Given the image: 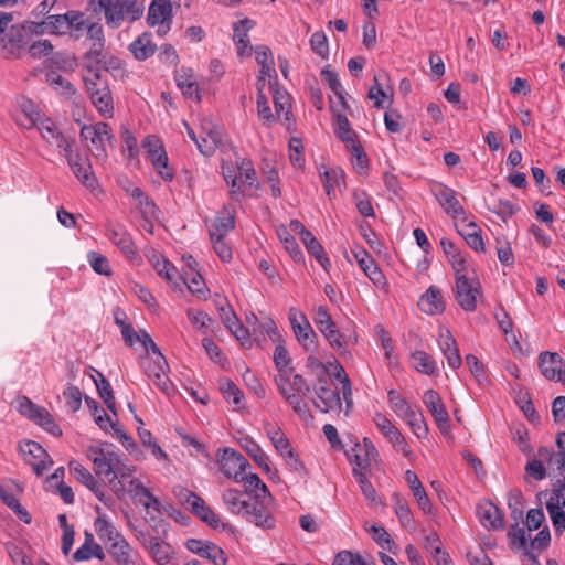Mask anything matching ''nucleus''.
<instances>
[{"label": "nucleus", "instance_id": "56", "mask_svg": "<svg viewBox=\"0 0 565 565\" xmlns=\"http://www.w3.org/2000/svg\"><path fill=\"white\" fill-rule=\"evenodd\" d=\"M411 426L413 433L418 438H426L428 435V427L422 413H416L414 409L408 412L404 417Z\"/></svg>", "mask_w": 565, "mask_h": 565}, {"label": "nucleus", "instance_id": "57", "mask_svg": "<svg viewBox=\"0 0 565 565\" xmlns=\"http://www.w3.org/2000/svg\"><path fill=\"white\" fill-rule=\"evenodd\" d=\"M520 522H515L510 526V530L508 531V539L510 540V545L512 548L518 547L521 550H524V553L529 548L527 539L525 535V531L523 527L519 525Z\"/></svg>", "mask_w": 565, "mask_h": 565}, {"label": "nucleus", "instance_id": "22", "mask_svg": "<svg viewBox=\"0 0 565 565\" xmlns=\"http://www.w3.org/2000/svg\"><path fill=\"white\" fill-rule=\"evenodd\" d=\"M439 348L447 359L448 365L458 369L462 364V359L456 339L449 330L439 333Z\"/></svg>", "mask_w": 565, "mask_h": 565}, {"label": "nucleus", "instance_id": "16", "mask_svg": "<svg viewBox=\"0 0 565 565\" xmlns=\"http://www.w3.org/2000/svg\"><path fill=\"white\" fill-rule=\"evenodd\" d=\"M477 514L481 524L488 530L500 531L505 526L504 513L491 501L479 503Z\"/></svg>", "mask_w": 565, "mask_h": 565}, {"label": "nucleus", "instance_id": "13", "mask_svg": "<svg viewBox=\"0 0 565 565\" xmlns=\"http://www.w3.org/2000/svg\"><path fill=\"white\" fill-rule=\"evenodd\" d=\"M423 402L425 406L430 412L431 416L435 419V423L439 430L447 435L450 431V420L449 415L446 409V406L439 395V393L435 390H427L424 393Z\"/></svg>", "mask_w": 565, "mask_h": 565}, {"label": "nucleus", "instance_id": "41", "mask_svg": "<svg viewBox=\"0 0 565 565\" xmlns=\"http://www.w3.org/2000/svg\"><path fill=\"white\" fill-rule=\"evenodd\" d=\"M266 433L273 446L281 457L286 456L294 449L289 439L279 427L275 428L270 424H267Z\"/></svg>", "mask_w": 565, "mask_h": 565}, {"label": "nucleus", "instance_id": "40", "mask_svg": "<svg viewBox=\"0 0 565 565\" xmlns=\"http://www.w3.org/2000/svg\"><path fill=\"white\" fill-rule=\"evenodd\" d=\"M392 498L394 501V511L401 525L406 529L412 527L414 525V518L407 500L398 492H394Z\"/></svg>", "mask_w": 565, "mask_h": 565}, {"label": "nucleus", "instance_id": "61", "mask_svg": "<svg viewBox=\"0 0 565 565\" xmlns=\"http://www.w3.org/2000/svg\"><path fill=\"white\" fill-rule=\"evenodd\" d=\"M289 160L295 168L302 169L305 167L303 146L299 138L292 137L289 140Z\"/></svg>", "mask_w": 565, "mask_h": 565}, {"label": "nucleus", "instance_id": "4", "mask_svg": "<svg viewBox=\"0 0 565 565\" xmlns=\"http://www.w3.org/2000/svg\"><path fill=\"white\" fill-rule=\"evenodd\" d=\"M141 147L148 153L157 173L160 174L163 180L172 181L174 174L172 168L169 166V159L160 138L154 135H148L142 140Z\"/></svg>", "mask_w": 565, "mask_h": 565}, {"label": "nucleus", "instance_id": "63", "mask_svg": "<svg viewBox=\"0 0 565 565\" xmlns=\"http://www.w3.org/2000/svg\"><path fill=\"white\" fill-rule=\"evenodd\" d=\"M63 396L66 401V406L73 412H77L82 406L83 394L81 390L73 385L68 384L67 387L63 392Z\"/></svg>", "mask_w": 565, "mask_h": 565}, {"label": "nucleus", "instance_id": "15", "mask_svg": "<svg viewBox=\"0 0 565 565\" xmlns=\"http://www.w3.org/2000/svg\"><path fill=\"white\" fill-rule=\"evenodd\" d=\"M374 423L397 451H401L404 456L411 452L404 436L385 415L376 413Z\"/></svg>", "mask_w": 565, "mask_h": 565}, {"label": "nucleus", "instance_id": "33", "mask_svg": "<svg viewBox=\"0 0 565 565\" xmlns=\"http://www.w3.org/2000/svg\"><path fill=\"white\" fill-rule=\"evenodd\" d=\"M440 245L455 270V275L466 273V258L456 245L447 238H443Z\"/></svg>", "mask_w": 565, "mask_h": 565}, {"label": "nucleus", "instance_id": "36", "mask_svg": "<svg viewBox=\"0 0 565 565\" xmlns=\"http://www.w3.org/2000/svg\"><path fill=\"white\" fill-rule=\"evenodd\" d=\"M334 135L345 143H356L358 135L354 130H352L350 121L344 114L335 113L334 114Z\"/></svg>", "mask_w": 565, "mask_h": 565}, {"label": "nucleus", "instance_id": "12", "mask_svg": "<svg viewBox=\"0 0 565 565\" xmlns=\"http://www.w3.org/2000/svg\"><path fill=\"white\" fill-rule=\"evenodd\" d=\"M271 503L273 501H267L265 498H254V501L249 502L250 508L246 509L243 516L264 530L274 529L276 521L269 510Z\"/></svg>", "mask_w": 565, "mask_h": 565}, {"label": "nucleus", "instance_id": "31", "mask_svg": "<svg viewBox=\"0 0 565 565\" xmlns=\"http://www.w3.org/2000/svg\"><path fill=\"white\" fill-rule=\"evenodd\" d=\"M236 482H244L246 492L254 493V498H265L267 501H274L271 493L267 486L256 473H246V471L239 475V479Z\"/></svg>", "mask_w": 565, "mask_h": 565}, {"label": "nucleus", "instance_id": "8", "mask_svg": "<svg viewBox=\"0 0 565 565\" xmlns=\"http://www.w3.org/2000/svg\"><path fill=\"white\" fill-rule=\"evenodd\" d=\"M143 369L146 375L168 396L174 393V385L167 375L169 369L168 362L163 354L154 358H146L143 360Z\"/></svg>", "mask_w": 565, "mask_h": 565}, {"label": "nucleus", "instance_id": "18", "mask_svg": "<svg viewBox=\"0 0 565 565\" xmlns=\"http://www.w3.org/2000/svg\"><path fill=\"white\" fill-rule=\"evenodd\" d=\"M235 207L231 204H225L209 230L210 237L225 238V236L235 228Z\"/></svg>", "mask_w": 565, "mask_h": 565}, {"label": "nucleus", "instance_id": "53", "mask_svg": "<svg viewBox=\"0 0 565 565\" xmlns=\"http://www.w3.org/2000/svg\"><path fill=\"white\" fill-rule=\"evenodd\" d=\"M546 509L551 516L555 533L557 535L563 534L565 531V512L563 511L561 503L546 502Z\"/></svg>", "mask_w": 565, "mask_h": 565}, {"label": "nucleus", "instance_id": "23", "mask_svg": "<svg viewBox=\"0 0 565 565\" xmlns=\"http://www.w3.org/2000/svg\"><path fill=\"white\" fill-rule=\"evenodd\" d=\"M254 25L255 22L248 18L238 20L233 24V41L237 45V55L241 57L245 55L247 49H249L247 54L250 55L252 53L253 47L249 46L248 31Z\"/></svg>", "mask_w": 565, "mask_h": 565}, {"label": "nucleus", "instance_id": "34", "mask_svg": "<svg viewBox=\"0 0 565 565\" xmlns=\"http://www.w3.org/2000/svg\"><path fill=\"white\" fill-rule=\"evenodd\" d=\"M562 363V359L557 353L553 352H542L539 358V367L541 373L547 380L557 379V371L561 370L559 364Z\"/></svg>", "mask_w": 565, "mask_h": 565}, {"label": "nucleus", "instance_id": "42", "mask_svg": "<svg viewBox=\"0 0 565 565\" xmlns=\"http://www.w3.org/2000/svg\"><path fill=\"white\" fill-rule=\"evenodd\" d=\"M236 168L238 171V182L241 185L249 188L255 186V189H259L256 171L250 160L241 159L239 162H236Z\"/></svg>", "mask_w": 565, "mask_h": 565}, {"label": "nucleus", "instance_id": "2", "mask_svg": "<svg viewBox=\"0 0 565 565\" xmlns=\"http://www.w3.org/2000/svg\"><path fill=\"white\" fill-rule=\"evenodd\" d=\"M79 136L84 140H90L94 146L93 154L96 159L103 162H106L108 159V152L106 147L103 145V138L107 139V143L111 148L116 146L117 141L111 127L104 121H99L95 125H84L81 128Z\"/></svg>", "mask_w": 565, "mask_h": 565}, {"label": "nucleus", "instance_id": "50", "mask_svg": "<svg viewBox=\"0 0 565 565\" xmlns=\"http://www.w3.org/2000/svg\"><path fill=\"white\" fill-rule=\"evenodd\" d=\"M369 532L372 533L373 540L380 545L382 548L387 550L390 553L395 554L397 550L396 543L392 540L390 533L383 526L372 525L369 529Z\"/></svg>", "mask_w": 565, "mask_h": 565}, {"label": "nucleus", "instance_id": "38", "mask_svg": "<svg viewBox=\"0 0 565 565\" xmlns=\"http://www.w3.org/2000/svg\"><path fill=\"white\" fill-rule=\"evenodd\" d=\"M243 449L265 472H270L269 457L263 451L260 446L252 438L247 437L242 443Z\"/></svg>", "mask_w": 565, "mask_h": 565}, {"label": "nucleus", "instance_id": "21", "mask_svg": "<svg viewBox=\"0 0 565 565\" xmlns=\"http://www.w3.org/2000/svg\"><path fill=\"white\" fill-rule=\"evenodd\" d=\"M191 512L214 530L218 527L228 531L233 530V526L230 523L221 522L220 516L205 503L201 497L193 501Z\"/></svg>", "mask_w": 565, "mask_h": 565}, {"label": "nucleus", "instance_id": "55", "mask_svg": "<svg viewBox=\"0 0 565 565\" xmlns=\"http://www.w3.org/2000/svg\"><path fill=\"white\" fill-rule=\"evenodd\" d=\"M95 531L99 539L113 542L121 536V534L105 518L98 516L95 520Z\"/></svg>", "mask_w": 565, "mask_h": 565}, {"label": "nucleus", "instance_id": "5", "mask_svg": "<svg viewBox=\"0 0 565 565\" xmlns=\"http://www.w3.org/2000/svg\"><path fill=\"white\" fill-rule=\"evenodd\" d=\"M28 44V34L20 25H2L0 28V45L6 58H18Z\"/></svg>", "mask_w": 565, "mask_h": 565}, {"label": "nucleus", "instance_id": "3", "mask_svg": "<svg viewBox=\"0 0 565 565\" xmlns=\"http://www.w3.org/2000/svg\"><path fill=\"white\" fill-rule=\"evenodd\" d=\"M455 298L465 311L477 309V298L482 296L480 281L477 277H469L466 273L455 275Z\"/></svg>", "mask_w": 565, "mask_h": 565}, {"label": "nucleus", "instance_id": "20", "mask_svg": "<svg viewBox=\"0 0 565 565\" xmlns=\"http://www.w3.org/2000/svg\"><path fill=\"white\" fill-rule=\"evenodd\" d=\"M107 233L109 239L126 255V257L129 259H134L136 257L137 253L135 243L122 225H108Z\"/></svg>", "mask_w": 565, "mask_h": 565}, {"label": "nucleus", "instance_id": "9", "mask_svg": "<svg viewBox=\"0 0 565 565\" xmlns=\"http://www.w3.org/2000/svg\"><path fill=\"white\" fill-rule=\"evenodd\" d=\"M313 321L319 331L328 340L329 344L335 350H344L348 343V338L342 334L337 324L332 320L327 308L323 306L318 307L315 312Z\"/></svg>", "mask_w": 565, "mask_h": 565}, {"label": "nucleus", "instance_id": "64", "mask_svg": "<svg viewBox=\"0 0 565 565\" xmlns=\"http://www.w3.org/2000/svg\"><path fill=\"white\" fill-rule=\"evenodd\" d=\"M466 363L469 366L471 374L480 385H483L486 382H488L484 365L476 355L467 354Z\"/></svg>", "mask_w": 565, "mask_h": 565}, {"label": "nucleus", "instance_id": "25", "mask_svg": "<svg viewBox=\"0 0 565 565\" xmlns=\"http://www.w3.org/2000/svg\"><path fill=\"white\" fill-rule=\"evenodd\" d=\"M109 554L119 565H137L138 554L122 535L111 542Z\"/></svg>", "mask_w": 565, "mask_h": 565}, {"label": "nucleus", "instance_id": "59", "mask_svg": "<svg viewBox=\"0 0 565 565\" xmlns=\"http://www.w3.org/2000/svg\"><path fill=\"white\" fill-rule=\"evenodd\" d=\"M311 50L321 58L329 57V44L327 35L323 31H316L310 38Z\"/></svg>", "mask_w": 565, "mask_h": 565}, {"label": "nucleus", "instance_id": "35", "mask_svg": "<svg viewBox=\"0 0 565 565\" xmlns=\"http://www.w3.org/2000/svg\"><path fill=\"white\" fill-rule=\"evenodd\" d=\"M301 242L305 245L308 253L317 259V262L321 265V267L326 271H329V268L331 266L330 259H329L323 246L312 235V233L310 232L308 234V237H303L301 239Z\"/></svg>", "mask_w": 565, "mask_h": 565}, {"label": "nucleus", "instance_id": "48", "mask_svg": "<svg viewBox=\"0 0 565 565\" xmlns=\"http://www.w3.org/2000/svg\"><path fill=\"white\" fill-rule=\"evenodd\" d=\"M320 175L326 193L329 198H331L335 186H340L342 183L344 184V172L340 168L324 170L323 172L320 171Z\"/></svg>", "mask_w": 565, "mask_h": 565}, {"label": "nucleus", "instance_id": "27", "mask_svg": "<svg viewBox=\"0 0 565 565\" xmlns=\"http://www.w3.org/2000/svg\"><path fill=\"white\" fill-rule=\"evenodd\" d=\"M39 130L42 137L52 146L57 148H63L64 152H66V145H72L74 140L68 141L64 135L58 130L55 122L45 117L39 122Z\"/></svg>", "mask_w": 565, "mask_h": 565}, {"label": "nucleus", "instance_id": "52", "mask_svg": "<svg viewBox=\"0 0 565 565\" xmlns=\"http://www.w3.org/2000/svg\"><path fill=\"white\" fill-rule=\"evenodd\" d=\"M523 494L520 489H512L508 494L511 518L518 523L523 520Z\"/></svg>", "mask_w": 565, "mask_h": 565}, {"label": "nucleus", "instance_id": "62", "mask_svg": "<svg viewBox=\"0 0 565 565\" xmlns=\"http://www.w3.org/2000/svg\"><path fill=\"white\" fill-rule=\"evenodd\" d=\"M388 403L392 409L403 417H405L408 412H412V407L408 405L406 399L395 390H390L387 393Z\"/></svg>", "mask_w": 565, "mask_h": 565}, {"label": "nucleus", "instance_id": "44", "mask_svg": "<svg viewBox=\"0 0 565 565\" xmlns=\"http://www.w3.org/2000/svg\"><path fill=\"white\" fill-rule=\"evenodd\" d=\"M119 460V454L108 455L107 458H93L95 475L98 477H113Z\"/></svg>", "mask_w": 565, "mask_h": 565}, {"label": "nucleus", "instance_id": "29", "mask_svg": "<svg viewBox=\"0 0 565 565\" xmlns=\"http://www.w3.org/2000/svg\"><path fill=\"white\" fill-rule=\"evenodd\" d=\"M17 105L24 116V120H18L19 125L23 126L26 129H32L42 120L41 110L33 103V100H31L26 96L18 97Z\"/></svg>", "mask_w": 565, "mask_h": 565}, {"label": "nucleus", "instance_id": "47", "mask_svg": "<svg viewBox=\"0 0 565 565\" xmlns=\"http://www.w3.org/2000/svg\"><path fill=\"white\" fill-rule=\"evenodd\" d=\"M147 550L150 552L157 563H168L171 558L172 548L168 543L161 542L156 537L149 539Z\"/></svg>", "mask_w": 565, "mask_h": 565}, {"label": "nucleus", "instance_id": "17", "mask_svg": "<svg viewBox=\"0 0 565 565\" xmlns=\"http://www.w3.org/2000/svg\"><path fill=\"white\" fill-rule=\"evenodd\" d=\"M65 157L73 173L82 184L87 189H94L97 184V179L92 170L89 160L86 158L84 161H74L72 145H66Z\"/></svg>", "mask_w": 565, "mask_h": 565}, {"label": "nucleus", "instance_id": "19", "mask_svg": "<svg viewBox=\"0 0 565 565\" xmlns=\"http://www.w3.org/2000/svg\"><path fill=\"white\" fill-rule=\"evenodd\" d=\"M354 257L356 258L361 269L376 287L384 288L387 285L386 278L382 270L379 268L373 257L364 248H360L358 252H354Z\"/></svg>", "mask_w": 565, "mask_h": 565}, {"label": "nucleus", "instance_id": "51", "mask_svg": "<svg viewBox=\"0 0 565 565\" xmlns=\"http://www.w3.org/2000/svg\"><path fill=\"white\" fill-rule=\"evenodd\" d=\"M67 25V12L64 14L49 15L42 23L43 30L60 35L68 33Z\"/></svg>", "mask_w": 565, "mask_h": 565}, {"label": "nucleus", "instance_id": "49", "mask_svg": "<svg viewBox=\"0 0 565 565\" xmlns=\"http://www.w3.org/2000/svg\"><path fill=\"white\" fill-rule=\"evenodd\" d=\"M222 498L232 513L244 515L246 509L250 508L248 501L239 500V492L235 489L225 490Z\"/></svg>", "mask_w": 565, "mask_h": 565}, {"label": "nucleus", "instance_id": "37", "mask_svg": "<svg viewBox=\"0 0 565 565\" xmlns=\"http://www.w3.org/2000/svg\"><path fill=\"white\" fill-rule=\"evenodd\" d=\"M269 85H270V89L273 92V99H274L276 114L278 116L284 114L285 120L289 121L290 116H291L289 94L285 89H281L278 86L277 82H275L274 84L271 82H269Z\"/></svg>", "mask_w": 565, "mask_h": 565}, {"label": "nucleus", "instance_id": "28", "mask_svg": "<svg viewBox=\"0 0 565 565\" xmlns=\"http://www.w3.org/2000/svg\"><path fill=\"white\" fill-rule=\"evenodd\" d=\"M151 36L150 32H143L129 44V51L137 61H146L154 55L158 47L151 41Z\"/></svg>", "mask_w": 565, "mask_h": 565}, {"label": "nucleus", "instance_id": "1", "mask_svg": "<svg viewBox=\"0 0 565 565\" xmlns=\"http://www.w3.org/2000/svg\"><path fill=\"white\" fill-rule=\"evenodd\" d=\"M94 13H104L105 23L111 30L119 29L125 22L134 23L143 15V4L138 0H88Z\"/></svg>", "mask_w": 565, "mask_h": 565}, {"label": "nucleus", "instance_id": "43", "mask_svg": "<svg viewBox=\"0 0 565 565\" xmlns=\"http://www.w3.org/2000/svg\"><path fill=\"white\" fill-rule=\"evenodd\" d=\"M277 235L279 239L284 243L285 249L289 253V255L295 262L301 263L305 260L303 253L301 252L295 237L290 234L286 226H280L277 230Z\"/></svg>", "mask_w": 565, "mask_h": 565}, {"label": "nucleus", "instance_id": "14", "mask_svg": "<svg viewBox=\"0 0 565 565\" xmlns=\"http://www.w3.org/2000/svg\"><path fill=\"white\" fill-rule=\"evenodd\" d=\"M68 467L73 471L75 479L89 489L95 497L105 505L111 503V497L105 492V487L90 473L88 469L75 460L70 461Z\"/></svg>", "mask_w": 565, "mask_h": 565}, {"label": "nucleus", "instance_id": "32", "mask_svg": "<svg viewBox=\"0 0 565 565\" xmlns=\"http://www.w3.org/2000/svg\"><path fill=\"white\" fill-rule=\"evenodd\" d=\"M300 319L302 320V326L295 327V335L297 341L302 345V348L309 351H316L317 349V334L315 333L312 327L310 326L307 317L303 313H300Z\"/></svg>", "mask_w": 565, "mask_h": 565}, {"label": "nucleus", "instance_id": "46", "mask_svg": "<svg viewBox=\"0 0 565 565\" xmlns=\"http://www.w3.org/2000/svg\"><path fill=\"white\" fill-rule=\"evenodd\" d=\"M45 79L49 85L54 89L60 90L61 94L66 97H72L76 94L74 85L55 71H49L45 75Z\"/></svg>", "mask_w": 565, "mask_h": 565}, {"label": "nucleus", "instance_id": "60", "mask_svg": "<svg viewBox=\"0 0 565 565\" xmlns=\"http://www.w3.org/2000/svg\"><path fill=\"white\" fill-rule=\"evenodd\" d=\"M351 152L354 158L352 161L354 169L360 174H366L369 170V158L360 142L352 145Z\"/></svg>", "mask_w": 565, "mask_h": 565}, {"label": "nucleus", "instance_id": "30", "mask_svg": "<svg viewBox=\"0 0 565 565\" xmlns=\"http://www.w3.org/2000/svg\"><path fill=\"white\" fill-rule=\"evenodd\" d=\"M316 394L322 402L323 407H321L315 399H312V403L320 412L328 413L330 411L341 409L342 402L338 390L331 391L328 386L320 385L316 388Z\"/></svg>", "mask_w": 565, "mask_h": 565}, {"label": "nucleus", "instance_id": "7", "mask_svg": "<svg viewBox=\"0 0 565 565\" xmlns=\"http://www.w3.org/2000/svg\"><path fill=\"white\" fill-rule=\"evenodd\" d=\"M20 412L51 435L55 437L62 436V429L45 407L34 404L28 397H23L20 402Z\"/></svg>", "mask_w": 565, "mask_h": 565}, {"label": "nucleus", "instance_id": "26", "mask_svg": "<svg viewBox=\"0 0 565 565\" xmlns=\"http://www.w3.org/2000/svg\"><path fill=\"white\" fill-rule=\"evenodd\" d=\"M420 310L428 315H439L445 311V301L440 290L430 286L418 301Z\"/></svg>", "mask_w": 565, "mask_h": 565}, {"label": "nucleus", "instance_id": "45", "mask_svg": "<svg viewBox=\"0 0 565 565\" xmlns=\"http://www.w3.org/2000/svg\"><path fill=\"white\" fill-rule=\"evenodd\" d=\"M412 361L414 367L427 375H434L437 372V364L434 358L424 352V351H415L412 354Z\"/></svg>", "mask_w": 565, "mask_h": 565}, {"label": "nucleus", "instance_id": "24", "mask_svg": "<svg viewBox=\"0 0 565 565\" xmlns=\"http://www.w3.org/2000/svg\"><path fill=\"white\" fill-rule=\"evenodd\" d=\"M172 3L170 0H152L148 9L147 23L150 26L172 22Z\"/></svg>", "mask_w": 565, "mask_h": 565}, {"label": "nucleus", "instance_id": "58", "mask_svg": "<svg viewBox=\"0 0 565 565\" xmlns=\"http://www.w3.org/2000/svg\"><path fill=\"white\" fill-rule=\"evenodd\" d=\"M387 78V74L382 72L380 74H375L373 77L374 85L369 89L367 97L370 99H374V106L376 108H383V98L386 97V93L382 87L381 81Z\"/></svg>", "mask_w": 565, "mask_h": 565}, {"label": "nucleus", "instance_id": "54", "mask_svg": "<svg viewBox=\"0 0 565 565\" xmlns=\"http://www.w3.org/2000/svg\"><path fill=\"white\" fill-rule=\"evenodd\" d=\"M220 390L223 394V397L234 405H238L244 396L243 392L230 379L220 380Z\"/></svg>", "mask_w": 565, "mask_h": 565}, {"label": "nucleus", "instance_id": "10", "mask_svg": "<svg viewBox=\"0 0 565 565\" xmlns=\"http://www.w3.org/2000/svg\"><path fill=\"white\" fill-rule=\"evenodd\" d=\"M217 462L225 477L235 481L249 467L248 460L242 454L228 447L217 450Z\"/></svg>", "mask_w": 565, "mask_h": 565}, {"label": "nucleus", "instance_id": "6", "mask_svg": "<svg viewBox=\"0 0 565 565\" xmlns=\"http://www.w3.org/2000/svg\"><path fill=\"white\" fill-rule=\"evenodd\" d=\"M19 450L23 455L25 463L32 467L38 477L43 476L54 463L47 451L36 441L24 440L19 444Z\"/></svg>", "mask_w": 565, "mask_h": 565}, {"label": "nucleus", "instance_id": "11", "mask_svg": "<svg viewBox=\"0 0 565 565\" xmlns=\"http://www.w3.org/2000/svg\"><path fill=\"white\" fill-rule=\"evenodd\" d=\"M431 193L446 214L454 220L462 216V221H467L465 209L458 201L455 190L445 184L436 183L431 186Z\"/></svg>", "mask_w": 565, "mask_h": 565}, {"label": "nucleus", "instance_id": "39", "mask_svg": "<svg viewBox=\"0 0 565 565\" xmlns=\"http://www.w3.org/2000/svg\"><path fill=\"white\" fill-rule=\"evenodd\" d=\"M90 99L100 114L110 116L113 111V97L106 82H104L99 90L92 93Z\"/></svg>", "mask_w": 565, "mask_h": 565}]
</instances>
